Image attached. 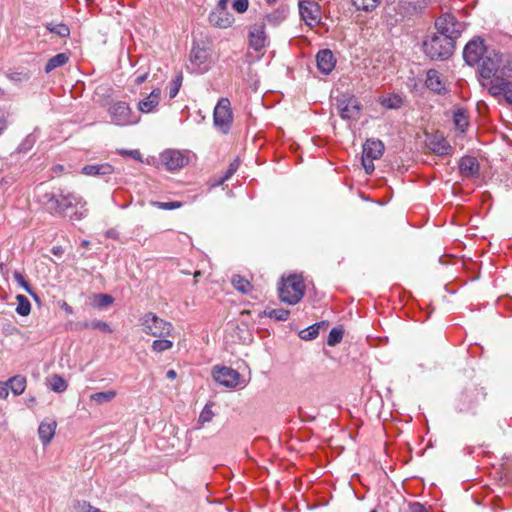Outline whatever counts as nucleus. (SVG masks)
<instances>
[{
  "instance_id": "obj_32",
  "label": "nucleus",
  "mask_w": 512,
  "mask_h": 512,
  "mask_svg": "<svg viewBox=\"0 0 512 512\" xmlns=\"http://www.w3.org/2000/svg\"><path fill=\"white\" fill-rule=\"evenodd\" d=\"M116 397V391L109 390L104 392H97L90 396V400L96 402L101 405L107 402L112 401Z\"/></svg>"
},
{
  "instance_id": "obj_36",
  "label": "nucleus",
  "mask_w": 512,
  "mask_h": 512,
  "mask_svg": "<svg viewBox=\"0 0 512 512\" xmlns=\"http://www.w3.org/2000/svg\"><path fill=\"white\" fill-rule=\"evenodd\" d=\"M322 323H315L310 327L301 330L299 336L303 340H312L315 339L319 335V330L321 328Z\"/></svg>"
},
{
  "instance_id": "obj_13",
  "label": "nucleus",
  "mask_w": 512,
  "mask_h": 512,
  "mask_svg": "<svg viewBox=\"0 0 512 512\" xmlns=\"http://www.w3.org/2000/svg\"><path fill=\"white\" fill-rule=\"evenodd\" d=\"M299 13L302 20L310 27L320 23L321 7L314 0H302L299 2Z\"/></svg>"
},
{
  "instance_id": "obj_42",
  "label": "nucleus",
  "mask_w": 512,
  "mask_h": 512,
  "mask_svg": "<svg viewBox=\"0 0 512 512\" xmlns=\"http://www.w3.org/2000/svg\"><path fill=\"white\" fill-rule=\"evenodd\" d=\"M152 205L155 207H158L160 209H163V210H173V209L181 207L182 204H181V202H178V201H172V202L155 201V202H152Z\"/></svg>"
},
{
  "instance_id": "obj_16",
  "label": "nucleus",
  "mask_w": 512,
  "mask_h": 512,
  "mask_svg": "<svg viewBox=\"0 0 512 512\" xmlns=\"http://www.w3.org/2000/svg\"><path fill=\"white\" fill-rule=\"evenodd\" d=\"M249 44L255 51H261L268 44L265 23H255L249 28Z\"/></svg>"
},
{
  "instance_id": "obj_59",
  "label": "nucleus",
  "mask_w": 512,
  "mask_h": 512,
  "mask_svg": "<svg viewBox=\"0 0 512 512\" xmlns=\"http://www.w3.org/2000/svg\"><path fill=\"white\" fill-rule=\"evenodd\" d=\"M183 76L182 74H178L175 79L171 82V84L176 85L177 87H181Z\"/></svg>"
},
{
  "instance_id": "obj_31",
  "label": "nucleus",
  "mask_w": 512,
  "mask_h": 512,
  "mask_svg": "<svg viewBox=\"0 0 512 512\" xmlns=\"http://www.w3.org/2000/svg\"><path fill=\"white\" fill-rule=\"evenodd\" d=\"M49 384L51 390L57 393L64 392L68 387L66 380L58 374H54L49 378Z\"/></svg>"
},
{
  "instance_id": "obj_64",
  "label": "nucleus",
  "mask_w": 512,
  "mask_h": 512,
  "mask_svg": "<svg viewBox=\"0 0 512 512\" xmlns=\"http://www.w3.org/2000/svg\"><path fill=\"white\" fill-rule=\"evenodd\" d=\"M267 4L273 5L276 3L277 0H265Z\"/></svg>"
},
{
  "instance_id": "obj_14",
  "label": "nucleus",
  "mask_w": 512,
  "mask_h": 512,
  "mask_svg": "<svg viewBox=\"0 0 512 512\" xmlns=\"http://www.w3.org/2000/svg\"><path fill=\"white\" fill-rule=\"evenodd\" d=\"M213 378L225 387L235 388L239 384L240 374L230 367L215 366L213 368Z\"/></svg>"
},
{
  "instance_id": "obj_27",
  "label": "nucleus",
  "mask_w": 512,
  "mask_h": 512,
  "mask_svg": "<svg viewBox=\"0 0 512 512\" xmlns=\"http://www.w3.org/2000/svg\"><path fill=\"white\" fill-rule=\"evenodd\" d=\"M511 75H500L494 76L490 80V93L492 95H500L503 94L505 96V88H506V78H509Z\"/></svg>"
},
{
  "instance_id": "obj_9",
  "label": "nucleus",
  "mask_w": 512,
  "mask_h": 512,
  "mask_svg": "<svg viewBox=\"0 0 512 512\" xmlns=\"http://www.w3.org/2000/svg\"><path fill=\"white\" fill-rule=\"evenodd\" d=\"M384 152V144L380 140L368 139L363 145L362 165L367 174L374 171L373 161L379 159Z\"/></svg>"
},
{
  "instance_id": "obj_6",
  "label": "nucleus",
  "mask_w": 512,
  "mask_h": 512,
  "mask_svg": "<svg viewBox=\"0 0 512 512\" xmlns=\"http://www.w3.org/2000/svg\"><path fill=\"white\" fill-rule=\"evenodd\" d=\"M213 123L223 134L229 133L233 123V112L228 98L222 97L218 100L213 112Z\"/></svg>"
},
{
  "instance_id": "obj_52",
  "label": "nucleus",
  "mask_w": 512,
  "mask_h": 512,
  "mask_svg": "<svg viewBox=\"0 0 512 512\" xmlns=\"http://www.w3.org/2000/svg\"><path fill=\"white\" fill-rule=\"evenodd\" d=\"M120 154L129 155L135 160H141V153L139 152V150H122L120 151Z\"/></svg>"
},
{
  "instance_id": "obj_23",
  "label": "nucleus",
  "mask_w": 512,
  "mask_h": 512,
  "mask_svg": "<svg viewBox=\"0 0 512 512\" xmlns=\"http://www.w3.org/2000/svg\"><path fill=\"white\" fill-rule=\"evenodd\" d=\"M114 172V168L109 163L85 165L82 168V173L87 176H106L111 175Z\"/></svg>"
},
{
  "instance_id": "obj_46",
  "label": "nucleus",
  "mask_w": 512,
  "mask_h": 512,
  "mask_svg": "<svg viewBox=\"0 0 512 512\" xmlns=\"http://www.w3.org/2000/svg\"><path fill=\"white\" fill-rule=\"evenodd\" d=\"M96 298L98 299L97 305L99 307H107L113 303V297L108 294H97Z\"/></svg>"
},
{
  "instance_id": "obj_57",
  "label": "nucleus",
  "mask_w": 512,
  "mask_h": 512,
  "mask_svg": "<svg viewBox=\"0 0 512 512\" xmlns=\"http://www.w3.org/2000/svg\"><path fill=\"white\" fill-rule=\"evenodd\" d=\"M179 90H180L179 87H177L176 85L170 84V86H169V97L171 99L176 97V95L178 94Z\"/></svg>"
},
{
  "instance_id": "obj_55",
  "label": "nucleus",
  "mask_w": 512,
  "mask_h": 512,
  "mask_svg": "<svg viewBox=\"0 0 512 512\" xmlns=\"http://www.w3.org/2000/svg\"><path fill=\"white\" fill-rule=\"evenodd\" d=\"M228 0H219L216 8L213 11H228Z\"/></svg>"
},
{
  "instance_id": "obj_63",
  "label": "nucleus",
  "mask_w": 512,
  "mask_h": 512,
  "mask_svg": "<svg viewBox=\"0 0 512 512\" xmlns=\"http://www.w3.org/2000/svg\"><path fill=\"white\" fill-rule=\"evenodd\" d=\"M52 253H53L54 255H60V254L62 253V248H61V247H59V246H58V247H53V248H52Z\"/></svg>"
},
{
  "instance_id": "obj_22",
  "label": "nucleus",
  "mask_w": 512,
  "mask_h": 512,
  "mask_svg": "<svg viewBox=\"0 0 512 512\" xmlns=\"http://www.w3.org/2000/svg\"><path fill=\"white\" fill-rule=\"evenodd\" d=\"M428 147L439 156L449 155L452 151L451 145L442 135L433 136L428 142Z\"/></svg>"
},
{
  "instance_id": "obj_8",
  "label": "nucleus",
  "mask_w": 512,
  "mask_h": 512,
  "mask_svg": "<svg viewBox=\"0 0 512 512\" xmlns=\"http://www.w3.org/2000/svg\"><path fill=\"white\" fill-rule=\"evenodd\" d=\"M111 121L118 126L137 124L140 117L134 114L128 103L117 101L110 105L108 109Z\"/></svg>"
},
{
  "instance_id": "obj_53",
  "label": "nucleus",
  "mask_w": 512,
  "mask_h": 512,
  "mask_svg": "<svg viewBox=\"0 0 512 512\" xmlns=\"http://www.w3.org/2000/svg\"><path fill=\"white\" fill-rule=\"evenodd\" d=\"M8 394V383L0 382V398L5 399L7 398Z\"/></svg>"
},
{
  "instance_id": "obj_56",
  "label": "nucleus",
  "mask_w": 512,
  "mask_h": 512,
  "mask_svg": "<svg viewBox=\"0 0 512 512\" xmlns=\"http://www.w3.org/2000/svg\"><path fill=\"white\" fill-rule=\"evenodd\" d=\"M60 308L62 310H64L67 314H73L74 313V310L72 308V306H70L67 302L65 301H62L60 303Z\"/></svg>"
},
{
  "instance_id": "obj_60",
  "label": "nucleus",
  "mask_w": 512,
  "mask_h": 512,
  "mask_svg": "<svg viewBox=\"0 0 512 512\" xmlns=\"http://www.w3.org/2000/svg\"><path fill=\"white\" fill-rule=\"evenodd\" d=\"M183 76L182 74H178L175 79L171 82V84L176 85L177 87H181Z\"/></svg>"
},
{
  "instance_id": "obj_41",
  "label": "nucleus",
  "mask_w": 512,
  "mask_h": 512,
  "mask_svg": "<svg viewBox=\"0 0 512 512\" xmlns=\"http://www.w3.org/2000/svg\"><path fill=\"white\" fill-rule=\"evenodd\" d=\"M403 103V100L400 96L398 95H393V96H390L388 98H385L383 101H382V104L383 106H385L386 108L388 109H396V108H399L401 107Z\"/></svg>"
},
{
  "instance_id": "obj_1",
  "label": "nucleus",
  "mask_w": 512,
  "mask_h": 512,
  "mask_svg": "<svg viewBox=\"0 0 512 512\" xmlns=\"http://www.w3.org/2000/svg\"><path fill=\"white\" fill-rule=\"evenodd\" d=\"M40 202L44 209L52 215L64 216L68 209L75 208V212L70 216L72 220H81L88 213L86 202L82 197L61 189L45 192L40 197Z\"/></svg>"
},
{
  "instance_id": "obj_15",
  "label": "nucleus",
  "mask_w": 512,
  "mask_h": 512,
  "mask_svg": "<svg viewBox=\"0 0 512 512\" xmlns=\"http://www.w3.org/2000/svg\"><path fill=\"white\" fill-rule=\"evenodd\" d=\"M160 158L162 164L170 171L179 170L188 162V158L184 153L173 149L162 152Z\"/></svg>"
},
{
  "instance_id": "obj_38",
  "label": "nucleus",
  "mask_w": 512,
  "mask_h": 512,
  "mask_svg": "<svg viewBox=\"0 0 512 512\" xmlns=\"http://www.w3.org/2000/svg\"><path fill=\"white\" fill-rule=\"evenodd\" d=\"M46 28L49 32L54 33L62 38L68 37L70 34V30L67 25L63 23L52 24L49 23L46 25Z\"/></svg>"
},
{
  "instance_id": "obj_20",
  "label": "nucleus",
  "mask_w": 512,
  "mask_h": 512,
  "mask_svg": "<svg viewBox=\"0 0 512 512\" xmlns=\"http://www.w3.org/2000/svg\"><path fill=\"white\" fill-rule=\"evenodd\" d=\"M209 21L215 27L226 29L233 24L234 17L229 11H212Z\"/></svg>"
},
{
  "instance_id": "obj_5",
  "label": "nucleus",
  "mask_w": 512,
  "mask_h": 512,
  "mask_svg": "<svg viewBox=\"0 0 512 512\" xmlns=\"http://www.w3.org/2000/svg\"><path fill=\"white\" fill-rule=\"evenodd\" d=\"M143 331L153 337H172L173 325L159 318L152 312L146 313L141 319Z\"/></svg>"
},
{
  "instance_id": "obj_17",
  "label": "nucleus",
  "mask_w": 512,
  "mask_h": 512,
  "mask_svg": "<svg viewBox=\"0 0 512 512\" xmlns=\"http://www.w3.org/2000/svg\"><path fill=\"white\" fill-rule=\"evenodd\" d=\"M316 63L323 74H329L335 68L336 59L331 50L323 49L317 53Z\"/></svg>"
},
{
  "instance_id": "obj_54",
  "label": "nucleus",
  "mask_w": 512,
  "mask_h": 512,
  "mask_svg": "<svg viewBox=\"0 0 512 512\" xmlns=\"http://www.w3.org/2000/svg\"><path fill=\"white\" fill-rule=\"evenodd\" d=\"M105 236L107 238H111V239H114V240H118L119 239V232L114 229V228H111V229H108L106 232H105Z\"/></svg>"
},
{
  "instance_id": "obj_35",
  "label": "nucleus",
  "mask_w": 512,
  "mask_h": 512,
  "mask_svg": "<svg viewBox=\"0 0 512 512\" xmlns=\"http://www.w3.org/2000/svg\"><path fill=\"white\" fill-rule=\"evenodd\" d=\"M167 338L168 337H161L154 340L151 346L152 350L160 353L171 349L173 347V342Z\"/></svg>"
},
{
  "instance_id": "obj_40",
  "label": "nucleus",
  "mask_w": 512,
  "mask_h": 512,
  "mask_svg": "<svg viewBox=\"0 0 512 512\" xmlns=\"http://www.w3.org/2000/svg\"><path fill=\"white\" fill-rule=\"evenodd\" d=\"M343 338V330L340 328H333L328 335L327 344L329 346H335Z\"/></svg>"
},
{
  "instance_id": "obj_19",
  "label": "nucleus",
  "mask_w": 512,
  "mask_h": 512,
  "mask_svg": "<svg viewBox=\"0 0 512 512\" xmlns=\"http://www.w3.org/2000/svg\"><path fill=\"white\" fill-rule=\"evenodd\" d=\"M161 97V90L159 88H155L152 92L144 99L138 102V110L141 113H151L155 111L157 106L159 105Z\"/></svg>"
},
{
  "instance_id": "obj_10",
  "label": "nucleus",
  "mask_w": 512,
  "mask_h": 512,
  "mask_svg": "<svg viewBox=\"0 0 512 512\" xmlns=\"http://www.w3.org/2000/svg\"><path fill=\"white\" fill-rule=\"evenodd\" d=\"M336 101V107L342 119L352 121H357L359 119L361 105L356 97L341 95Z\"/></svg>"
},
{
  "instance_id": "obj_30",
  "label": "nucleus",
  "mask_w": 512,
  "mask_h": 512,
  "mask_svg": "<svg viewBox=\"0 0 512 512\" xmlns=\"http://www.w3.org/2000/svg\"><path fill=\"white\" fill-rule=\"evenodd\" d=\"M231 283L237 291L243 294H247L252 290V284L249 282V280L241 275H233L231 278Z\"/></svg>"
},
{
  "instance_id": "obj_33",
  "label": "nucleus",
  "mask_w": 512,
  "mask_h": 512,
  "mask_svg": "<svg viewBox=\"0 0 512 512\" xmlns=\"http://www.w3.org/2000/svg\"><path fill=\"white\" fill-rule=\"evenodd\" d=\"M17 307L16 312L21 316H27L29 315L31 311V304L28 298L24 295H17Z\"/></svg>"
},
{
  "instance_id": "obj_21",
  "label": "nucleus",
  "mask_w": 512,
  "mask_h": 512,
  "mask_svg": "<svg viewBox=\"0 0 512 512\" xmlns=\"http://www.w3.org/2000/svg\"><path fill=\"white\" fill-rule=\"evenodd\" d=\"M459 171L462 176L470 178L478 175L479 163L475 157L465 156L459 162Z\"/></svg>"
},
{
  "instance_id": "obj_18",
  "label": "nucleus",
  "mask_w": 512,
  "mask_h": 512,
  "mask_svg": "<svg viewBox=\"0 0 512 512\" xmlns=\"http://www.w3.org/2000/svg\"><path fill=\"white\" fill-rule=\"evenodd\" d=\"M288 15V5L281 3L276 9L265 15L263 23L272 27H278L287 19Z\"/></svg>"
},
{
  "instance_id": "obj_49",
  "label": "nucleus",
  "mask_w": 512,
  "mask_h": 512,
  "mask_svg": "<svg viewBox=\"0 0 512 512\" xmlns=\"http://www.w3.org/2000/svg\"><path fill=\"white\" fill-rule=\"evenodd\" d=\"M9 79L14 82L27 81L29 79V75L27 73H11L8 75Z\"/></svg>"
},
{
  "instance_id": "obj_7",
  "label": "nucleus",
  "mask_w": 512,
  "mask_h": 512,
  "mask_svg": "<svg viewBox=\"0 0 512 512\" xmlns=\"http://www.w3.org/2000/svg\"><path fill=\"white\" fill-rule=\"evenodd\" d=\"M435 27L438 35L444 36L445 38L449 37L453 42H455L465 29V25L459 22L456 17L450 13L441 15L435 21Z\"/></svg>"
},
{
  "instance_id": "obj_34",
  "label": "nucleus",
  "mask_w": 512,
  "mask_h": 512,
  "mask_svg": "<svg viewBox=\"0 0 512 512\" xmlns=\"http://www.w3.org/2000/svg\"><path fill=\"white\" fill-rule=\"evenodd\" d=\"M379 2L380 0H352V4L357 10L365 12L374 10Z\"/></svg>"
},
{
  "instance_id": "obj_24",
  "label": "nucleus",
  "mask_w": 512,
  "mask_h": 512,
  "mask_svg": "<svg viewBox=\"0 0 512 512\" xmlns=\"http://www.w3.org/2000/svg\"><path fill=\"white\" fill-rule=\"evenodd\" d=\"M56 426L57 424L53 420L41 422L38 428V434L43 445L50 443L54 437Z\"/></svg>"
},
{
  "instance_id": "obj_37",
  "label": "nucleus",
  "mask_w": 512,
  "mask_h": 512,
  "mask_svg": "<svg viewBox=\"0 0 512 512\" xmlns=\"http://www.w3.org/2000/svg\"><path fill=\"white\" fill-rule=\"evenodd\" d=\"M289 314H290V311L283 309V308L270 309V310L264 311L265 316H267L269 318H273L277 321H286L289 317Z\"/></svg>"
},
{
  "instance_id": "obj_12",
  "label": "nucleus",
  "mask_w": 512,
  "mask_h": 512,
  "mask_svg": "<svg viewBox=\"0 0 512 512\" xmlns=\"http://www.w3.org/2000/svg\"><path fill=\"white\" fill-rule=\"evenodd\" d=\"M209 49L205 43L194 42L190 52V62L193 70L197 73H204L208 70Z\"/></svg>"
},
{
  "instance_id": "obj_61",
  "label": "nucleus",
  "mask_w": 512,
  "mask_h": 512,
  "mask_svg": "<svg viewBox=\"0 0 512 512\" xmlns=\"http://www.w3.org/2000/svg\"><path fill=\"white\" fill-rule=\"evenodd\" d=\"M166 377H167L168 379H170V380H174V379L177 377V373H176V371H175V370L170 369V370H168V371H167V373H166Z\"/></svg>"
},
{
  "instance_id": "obj_47",
  "label": "nucleus",
  "mask_w": 512,
  "mask_h": 512,
  "mask_svg": "<svg viewBox=\"0 0 512 512\" xmlns=\"http://www.w3.org/2000/svg\"><path fill=\"white\" fill-rule=\"evenodd\" d=\"M408 512H429V509L419 502H410L408 504Z\"/></svg>"
},
{
  "instance_id": "obj_48",
  "label": "nucleus",
  "mask_w": 512,
  "mask_h": 512,
  "mask_svg": "<svg viewBox=\"0 0 512 512\" xmlns=\"http://www.w3.org/2000/svg\"><path fill=\"white\" fill-rule=\"evenodd\" d=\"M239 162L237 160L233 161L225 174V176L222 178L221 183H223L225 180H228L238 169Z\"/></svg>"
},
{
  "instance_id": "obj_11",
  "label": "nucleus",
  "mask_w": 512,
  "mask_h": 512,
  "mask_svg": "<svg viewBox=\"0 0 512 512\" xmlns=\"http://www.w3.org/2000/svg\"><path fill=\"white\" fill-rule=\"evenodd\" d=\"M488 52L484 41L480 37H475L464 47L463 58L468 65L474 66L480 63Z\"/></svg>"
},
{
  "instance_id": "obj_50",
  "label": "nucleus",
  "mask_w": 512,
  "mask_h": 512,
  "mask_svg": "<svg viewBox=\"0 0 512 512\" xmlns=\"http://www.w3.org/2000/svg\"><path fill=\"white\" fill-rule=\"evenodd\" d=\"M7 117H8V113L4 109L0 108V134L7 127Z\"/></svg>"
},
{
  "instance_id": "obj_3",
  "label": "nucleus",
  "mask_w": 512,
  "mask_h": 512,
  "mask_svg": "<svg viewBox=\"0 0 512 512\" xmlns=\"http://www.w3.org/2000/svg\"><path fill=\"white\" fill-rule=\"evenodd\" d=\"M305 292L303 277L299 274H290L282 277L279 283L278 293L282 302L288 305H295L301 301Z\"/></svg>"
},
{
  "instance_id": "obj_25",
  "label": "nucleus",
  "mask_w": 512,
  "mask_h": 512,
  "mask_svg": "<svg viewBox=\"0 0 512 512\" xmlns=\"http://www.w3.org/2000/svg\"><path fill=\"white\" fill-rule=\"evenodd\" d=\"M425 83H426L427 88H429L430 90H432L438 94L445 91V86L442 82V79H441L440 75L438 74V72L435 70L428 71Z\"/></svg>"
},
{
  "instance_id": "obj_29",
  "label": "nucleus",
  "mask_w": 512,
  "mask_h": 512,
  "mask_svg": "<svg viewBox=\"0 0 512 512\" xmlns=\"http://www.w3.org/2000/svg\"><path fill=\"white\" fill-rule=\"evenodd\" d=\"M6 383L14 395H21L25 391L26 378L21 375L10 378Z\"/></svg>"
},
{
  "instance_id": "obj_58",
  "label": "nucleus",
  "mask_w": 512,
  "mask_h": 512,
  "mask_svg": "<svg viewBox=\"0 0 512 512\" xmlns=\"http://www.w3.org/2000/svg\"><path fill=\"white\" fill-rule=\"evenodd\" d=\"M148 73H143L135 78V84L140 85L146 81Z\"/></svg>"
},
{
  "instance_id": "obj_39",
  "label": "nucleus",
  "mask_w": 512,
  "mask_h": 512,
  "mask_svg": "<svg viewBox=\"0 0 512 512\" xmlns=\"http://www.w3.org/2000/svg\"><path fill=\"white\" fill-rule=\"evenodd\" d=\"M13 277L15 279V281L28 293L30 294L31 296H33L34 298H36V294L35 292L33 291L30 283L25 279V277L23 276L22 273H20L19 271H14L13 273Z\"/></svg>"
},
{
  "instance_id": "obj_44",
  "label": "nucleus",
  "mask_w": 512,
  "mask_h": 512,
  "mask_svg": "<svg viewBox=\"0 0 512 512\" xmlns=\"http://www.w3.org/2000/svg\"><path fill=\"white\" fill-rule=\"evenodd\" d=\"M91 329H99L105 333H111L112 329L109 324L102 320H93L91 321Z\"/></svg>"
},
{
  "instance_id": "obj_45",
  "label": "nucleus",
  "mask_w": 512,
  "mask_h": 512,
  "mask_svg": "<svg viewBox=\"0 0 512 512\" xmlns=\"http://www.w3.org/2000/svg\"><path fill=\"white\" fill-rule=\"evenodd\" d=\"M232 7L238 13H244L249 7V0H233Z\"/></svg>"
},
{
  "instance_id": "obj_51",
  "label": "nucleus",
  "mask_w": 512,
  "mask_h": 512,
  "mask_svg": "<svg viewBox=\"0 0 512 512\" xmlns=\"http://www.w3.org/2000/svg\"><path fill=\"white\" fill-rule=\"evenodd\" d=\"M505 98L508 103L512 104V81L506 78Z\"/></svg>"
},
{
  "instance_id": "obj_4",
  "label": "nucleus",
  "mask_w": 512,
  "mask_h": 512,
  "mask_svg": "<svg viewBox=\"0 0 512 512\" xmlns=\"http://www.w3.org/2000/svg\"><path fill=\"white\" fill-rule=\"evenodd\" d=\"M425 54L432 60L448 59L454 51L455 42L438 34L433 35L423 43Z\"/></svg>"
},
{
  "instance_id": "obj_2",
  "label": "nucleus",
  "mask_w": 512,
  "mask_h": 512,
  "mask_svg": "<svg viewBox=\"0 0 512 512\" xmlns=\"http://www.w3.org/2000/svg\"><path fill=\"white\" fill-rule=\"evenodd\" d=\"M479 75L483 79L512 74V58L495 51H489L480 61Z\"/></svg>"
},
{
  "instance_id": "obj_62",
  "label": "nucleus",
  "mask_w": 512,
  "mask_h": 512,
  "mask_svg": "<svg viewBox=\"0 0 512 512\" xmlns=\"http://www.w3.org/2000/svg\"><path fill=\"white\" fill-rule=\"evenodd\" d=\"M78 326L82 329H91V321L79 323Z\"/></svg>"
},
{
  "instance_id": "obj_26",
  "label": "nucleus",
  "mask_w": 512,
  "mask_h": 512,
  "mask_svg": "<svg viewBox=\"0 0 512 512\" xmlns=\"http://www.w3.org/2000/svg\"><path fill=\"white\" fill-rule=\"evenodd\" d=\"M453 123L458 131L466 132L469 126V116L465 109L458 108L453 113Z\"/></svg>"
},
{
  "instance_id": "obj_43",
  "label": "nucleus",
  "mask_w": 512,
  "mask_h": 512,
  "mask_svg": "<svg viewBox=\"0 0 512 512\" xmlns=\"http://www.w3.org/2000/svg\"><path fill=\"white\" fill-rule=\"evenodd\" d=\"M213 416H214L213 411L211 410V408L208 405H206L203 408L202 412L200 413L198 421H199V423L204 424V423L210 422L212 420Z\"/></svg>"
},
{
  "instance_id": "obj_28",
  "label": "nucleus",
  "mask_w": 512,
  "mask_h": 512,
  "mask_svg": "<svg viewBox=\"0 0 512 512\" xmlns=\"http://www.w3.org/2000/svg\"><path fill=\"white\" fill-rule=\"evenodd\" d=\"M69 60V56L66 53H58L48 60L45 66V72L50 73L58 67L64 66Z\"/></svg>"
}]
</instances>
